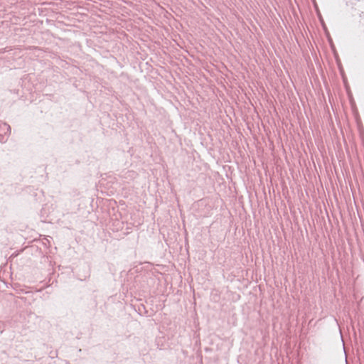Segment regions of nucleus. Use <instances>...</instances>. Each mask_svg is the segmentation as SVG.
<instances>
[{"label":"nucleus","instance_id":"nucleus-1","mask_svg":"<svg viewBox=\"0 0 364 364\" xmlns=\"http://www.w3.org/2000/svg\"><path fill=\"white\" fill-rule=\"evenodd\" d=\"M341 364H347L346 356L345 354H344V357H343V358L342 360Z\"/></svg>","mask_w":364,"mask_h":364}]
</instances>
